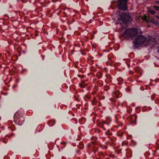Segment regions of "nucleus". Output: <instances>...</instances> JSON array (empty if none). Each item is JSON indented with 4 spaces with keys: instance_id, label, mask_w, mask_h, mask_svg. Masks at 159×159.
<instances>
[{
    "instance_id": "10",
    "label": "nucleus",
    "mask_w": 159,
    "mask_h": 159,
    "mask_svg": "<svg viewBox=\"0 0 159 159\" xmlns=\"http://www.w3.org/2000/svg\"><path fill=\"white\" fill-rule=\"evenodd\" d=\"M129 20H132L130 16H129Z\"/></svg>"
},
{
    "instance_id": "7",
    "label": "nucleus",
    "mask_w": 159,
    "mask_h": 159,
    "mask_svg": "<svg viewBox=\"0 0 159 159\" xmlns=\"http://www.w3.org/2000/svg\"><path fill=\"white\" fill-rule=\"evenodd\" d=\"M150 22L154 24H157V21L156 20L153 19H151L150 20Z\"/></svg>"
},
{
    "instance_id": "8",
    "label": "nucleus",
    "mask_w": 159,
    "mask_h": 159,
    "mask_svg": "<svg viewBox=\"0 0 159 159\" xmlns=\"http://www.w3.org/2000/svg\"><path fill=\"white\" fill-rule=\"evenodd\" d=\"M148 11L150 13H151V14H154L155 13V11L153 10H148Z\"/></svg>"
},
{
    "instance_id": "4",
    "label": "nucleus",
    "mask_w": 159,
    "mask_h": 159,
    "mask_svg": "<svg viewBox=\"0 0 159 159\" xmlns=\"http://www.w3.org/2000/svg\"><path fill=\"white\" fill-rule=\"evenodd\" d=\"M19 116L20 115L19 114L18 112H16L15 114V118L16 117L18 119L16 120H15V121H16V122L20 121L22 122H23V121L24 120L23 117L21 116H20V117H19Z\"/></svg>"
},
{
    "instance_id": "9",
    "label": "nucleus",
    "mask_w": 159,
    "mask_h": 159,
    "mask_svg": "<svg viewBox=\"0 0 159 159\" xmlns=\"http://www.w3.org/2000/svg\"><path fill=\"white\" fill-rule=\"evenodd\" d=\"M153 7L156 10H159V7L157 6H153Z\"/></svg>"
},
{
    "instance_id": "6",
    "label": "nucleus",
    "mask_w": 159,
    "mask_h": 159,
    "mask_svg": "<svg viewBox=\"0 0 159 159\" xmlns=\"http://www.w3.org/2000/svg\"><path fill=\"white\" fill-rule=\"evenodd\" d=\"M128 17V16L125 15L124 14H122L120 15V20L124 21L125 23H126L127 21L126 18Z\"/></svg>"
},
{
    "instance_id": "3",
    "label": "nucleus",
    "mask_w": 159,
    "mask_h": 159,
    "mask_svg": "<svg viewBox=\"0 0 159 159\" xmlns=\"http://www.w3.org/2000/svg\"><path fill=\"white\" fill-rule=\"evenodd\" d=\"M127 0H118V8L124 11L127 10Z\"/></svg>"
},
{
    "instance_id": "1",
    "label": "nucleus",
    "mask_w": 159,
    "mask_h": 159,
    "mask_svg": "<svg viewBox=\"0 0 159 159\" xmlns=\"http://www.w3.org/2000/svg\"><path fill=\"white\" fill-rule=\"evenodd\" d=\"M138 34V31L136 29L131 28L126 30L123 34V36L128 39H132Z\"/></svg>"
},
{
    "instance_id": "2",
    "label": "nucleus",
    "mask_w": 159,
    "mask_h": 159,
    "mask_svg": "<svg viewBox=\"0 0 159 159\" xmlns=\"http://www.w3.org/2000/svg\"><path fill=\"white\" fill-rule=\"evenodd\" d=\"M146 40V38L143 35H138L133 41L134 46L135 47H138L143 44Z\"/></svg>"
},
{
    "instance_id": "5",
    "label": "nucleus",
    "mask_w": 159,
    "mask_h": 159,
    "mask_svg": "<svg viewBox=\"0 0 159 159\" xmlns=\"http://www.w3.org/2000/svg\"><path fill=\"white\" fill-rule=\"evenodd\" d=\"M142 19L147 22L150 21L151 19L150 16L149 15H146L142 17Z\"/></svg>"
},
{
    "instance_id": "13",
    "label": "nucleus",
    "mask_w": 159,
    "mask_h": 159,
    "mask_svg": "<svg viewBox=\"0 0 159 159\" xmlns=\"http://www.w3.org/2000/svg\"><path fill=\"white\" fill-rule=\"evenodd\" d=\"M157 52L159 53V48L158 49Z\"/></svg>"
},
{
    "instance_id": "12",
    "label": "nucleus",
    "mask_w": 159,
    "mask_h": 159,
    "mask_svg": "<svg viewBox=\"0 0 159 159\" xmlns=\"http://www.w3.org/2000/svg\"><path fill=\"white\" fill-rule=\"evenodd\" d=\"M107 124V125H108V124H107L106 123V122H104V124Z\"/></svg>"
},
{
    "instance_id": "11",
    "label": "nucleus",
    "mask_w": 159,
    "mask_h": 159,
    "mask_svg": "<svg viewBox=\"0 0 159 159\" xmlns=\"http://www.w3.org/2000/svg\"><path fill=\"white\" fill-rule=\"evenodd\" d=\"M156 17L159 20V17L158 16H156Z\"/></svg>"
}]
</instances>
